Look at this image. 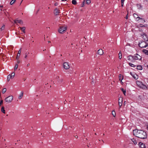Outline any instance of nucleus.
Returning <instances> with one entry per match:
<instances>
[{
	"mask_svg": "<svg viewBox=\"0 0 148 148\" xmlns=\"http://www.w3.org/2000/svg\"><path fill=\"white\" fill-rule=\"evenodd\" d=\"M133 134L136 137L141 139H145L147 137L146 133L142 130L136 129L133 130Z\"/></svg>",
	"mask_w": 148,
	"mask_h": 148,
	"instance_id": "obj_1",
	"label": "nucleus"
},
{
	"mask_svg": "<svg viewBox=\"0 0 148 148\" xmlns=\"http://www.w3.org/2000/svg\"><path fill=\"white\" fill-rule=\"evenodd\" d=\"M67 26L65 25L60 27L58 30L60 34L63 33L67 29Z\"/></svg>",
	"mask_w": 148,
	"mask_h": 148,
	"instance_id": "obj_2",
	"label": "nucleus"
},
{
	"mask_svg": "<svg viewBox=\"0 0 148 148\" xmlns=\"http://www.w3.org/2000/svg\"><path fill=\"white\" fill-rule=\"evenodd\" d=\"M139 47L141 48L146 47L148 46V44L145 41H141L138 44Z\"/></svg>",
	"mask_w": 148,
	"mask_h": 148,
	"instance_id": "obj_3",
	"label": "nucleus"
},
{
	"mask_svg": "<svg viewBox=\"0 0 148 148\" xmlns=\"http://www.w3.org/2000/svg\"><path fill=\"white\" fill-rule=\"evenodd\" d=\"M13 98V97L12 95H10L5 98V101L8 103H10L12 101Z\"/></svg>",
	"mask_w": 148,
	"mask_h": 148,
	"instance_id": "obj_4",
	"label": "nucleus"
},
{
	"mask_svg": "<svg viewBox=\"0 0 148 148\" xmlns=\"http://www.w3.org/2000/svg\"><path fill=\"white\" fill-rule=\"evenodd\" d=\"M134 60H140L141 59V57L138 54H136L133 56Z\"/></svg>",
	"mask_w": 148,
	"mask_h": 148,
	"instance_id": "obj_5",
	"label": "nucleus"
},
{
	"mask_svg": "<svg viewBox=\"0 0 148 148\" xmlns=\"http://www.w3.org/2000/svg\"><path fill=\"white\" fill-rule=\"evenodd\" d=\"M64 68L66 69H68L69 68V66L67 62H64L63 64Z\"/></svg>",
	"mask_w": 148,
	"mask_h": 148,
	"instance_id": "obj_6",
	"label": "nucleus"
},
{
	"mask_svg": "<svg viewBox=\"0 0 148 148\" xmlns=\"http://www.w3.org/2000/svg\"><path fill=\"white\" fill-rule=\"evenodd\" d=\"M141 36L145 41H148V37L145 34L142 35Z\"/></svg>",
	"mask_w": 148,
	"mask_h": 148,
	"instance_id": "obj_7",
	"label": "nucleus"
},
{
	"mask_svg": "<svg viewBox=\"0 0 148 148\" xmlns=\"http://www.w3.org/2000/svg\"><path fill=\"white\" fill-rule=\"evenodd\" d=\"M123 99L121 97H120L119 99V108H121V106L122 105Z\"/></svg>",
	"mask_w": 148,
	"mask_h": 148,
	"instance_id": "obj_8",
	"label": "nucleus"
},
{
	"mask_svg": "<svg viewBox=\"0 0 148 148\" xmlns=\"http://www.w3.org/2000/svg\"><path fill=\"white\" fill-rule=\"evenodd\" d=\"M14 22L15 23H18L20 24H23V21L21 20H18L17 19H16L14 21Z\"/></svg>",
	"mask_w": 148,
	"mask_h": 148,
	"instance_id": "obj_9",
	"label": "nucleus"
},
{
	"mask_svg": "<svg viewBox=\"0 0 148 148\" xmlns=\"http://www.w3.org/2000/svg\"><path fill=\"white\" fill-rule=\"evenodd\" d=\"M138 145L140 148H145V144L141 142H139Z\"/></svg>",
	"mask_w": 148,
	"mask_h": 148,
	"instance_id": "obj_10",
	"label": "nucleus"
},
{
	"mask_svg": "<svg viewBox=\"0 0 148 148\" xmlns=\"http://www.w3.org/2000/svg\"><path fill=\"white\" fill-rule=\"evenodd\" d=\"M127 59L130 61L133 62L134 59L133 56H130L127 57Z\"/></svg>",
	"mask_w": 148,
	"mask_h": 148,
	"instance_id": "obj_11",
	"label": "nucleus"
},
{
	"mask_svg": "<svg viewBox=\"0 0 148 148\" xmlns=\"http://www.w3.org/2000/svg\"><path fill=\"white\" fill-rule=\"evenodd\" d=\"M21 48L18 51V54H17V55L16 57V59H19V58L20 57V55L21 54Z\"/></svg>",
	"mask_w": 148,
	"mask_h": 148,
	"instance_id": "obj_12",
	"label": "nucleus"
},
{
	"mask_svg": "<svg viewBox=\"0 0 148 148\" xmlns=\"http://www.w3.org/2000/svg\"><path fill=\"white\" fill-rule=\"evenodd\" d=\"M60 13V10L57 8H56L54 10V14L56 15H57Z\"/></svg>",
	"mask_w": 148,
	"mask_h": 148,
	"instance_id": "obj_13",
	"label": "nucleus"
},
{
	"mask_svg": "<svg viewBox=\"0 0 148 148\" xmlns=\"http://www.w3.org/2000/svg\"><path fill=\"white\" fill-rule=\"evenodd\" d=\"M59 77H57L56 78L58 80V82L59 83H61L63 82V79H59Z\"/></svg>",
	"mask_w": 148,
	"mask_h": 148,
	"instance_id": "obj_14",
	"label": "nucleus"
},
{
	"mask_svg": "<svg viewBox=\"0 0 148 148\" xmlns=\"http://www.w3.org/2000/svg\"><path fill=\"white\" fill-rule=\"evenodd\" d=\"M103 51L101 49H99L98 51V54L101 55L103 54Z\"/></svg>",
	"mask_w": 148,
	"mask_h": 148,
	"instance_id": "obj_15",
	"label": "nucleus"
},
{
	"mask_svg": "<svg viewBox=\"0 0 148 148\" xmlns=\"http://www.w3.org/2000/svg\"><path fill=\"white\" fill-rule=\"evenodd\" d=\"M23 91H22L21 93H20L19 97L18 99H21L22 97H23Z\"/></svg>",
	"mask_w": 148,
	"mask_h": 148,
	"instance_id": "obj_16",
	"label": "nucleus"
},
{
	"mask_svg": "<svg viewBox=\"0 0 148 148\" xmlns=\"http://www.w3.org/2000/svg\"><path fill=\"white\" fill-rule=\"evenodd\" d=\"M19 28H20V29L22 30V31L24 33H25V27H18Z\"/></svg>",
	"mask_w": 148,
	"mask_h": 148,
	"instance_id": "obj_17",
	"label": "nucleus"
},
{
	"mask_svg": "<svg viewBox=\"0 0 148 148\" xmlns=\"http://www.w3.org/2000/svg\"><path fill=\"white\" fill-rule=\"evenodd\" d=\"M143 52L144 53L148 55V50L146 49H143Z\"/></svg>",
	"mask_w": 148,
	"mask_h": 148,
	"instance_id": "obj_18",
	"label": "nucleus"
},
{
	"mask_svg": "<svg viewBox=\"0 0 148 148\" xmlns=\"http://www.w3.org/2000/svg\"><path fill=\"white\" fill-rule=\"evenodd\" d=\"M133 16L134 17L136 18V19L139 18V19L140 18V17L138 16V15L136 14H133Z\"/></svg>",
	"mask_w": 148,
	"mask_h": 148,
	"instance_id": "obj_19",
	"label": "nucleus"
},
{
	"mask_svg": "<svg viewBox=\"0 0 148 148\" xmlns=\"http://www.w3.org/2000/svg\"><path fill=\"white\" fill-rule=\"evenodd\" d=\"M131 140L133 142L135 145H136L137 144V142L136 140L134 138H132L131 139Z\"/></svg>",
	"mask_w": 148,
	"mask_h": 148,
	"instance_id": "obj_20",
	"label": "nucleus"
},
{
	"mask_svg": "<svg viewBox=\"0 0 148 148\" xmlns=\"http://www.w3.org/2000/svg\"><path fill=\"white\" fill-rule=\"evenodd\" d=\"M140 87L144 89H147V87L146 86L143 84H142V85Z\"/></svg>",
	"mask_w": 148,
	"mask_h": 148,
	"instance_id": "obj_21",
	"label": "nucleus"
},
{
	"mask_svg": "<svg viewBox=\"0 0 148 148\" xmlns=\"http://www.w3.org/2000/svg\"><path fill=\"white\" fill-rule=\"evenodd\" d=\"M1 111L4 114L5 113V110L4 109V108L3 107H2L1 108Z\"/></svg>",
	"mask_w": 148,
	"mask_h": 148,
	"instance_id": "obj_22",
	"label": "nucleus"
},
{
	"mask_svg": "<svg viewBox=\"0 0 148 148\" xmlns=\"http://www.w3.org/2000/svg\"><path fill=\"white\" fill-rule=\"evenodd\" d=\"M122 54L121 51H120L119 53V59H121L122 58Z\"/></svg>",
	"mask_w": 148,
	"mask_h": 148,
	"instance_id": "obj_23",
	"label": "nucleus"
},
{
	"mask_svg": "<svg viewBox=\"0 0 148 148\" xmlns=\"http://www.w3.org/2000/svg\"><path fill=\"white\" fill-rule=\"evenodd\" d=\"M137 69L138 70H142V67L141 66H137Z\"/></svg>",
	"mask_w": 148,
	"mask_h": 148,
	"instance_id": "obj_24",
	"label": "nucleus"
},
{
	"mask_svg": "<svg viewBox=\"0 0 148 148\" xmlns=\"http://www.w3.org/2000/svg\"><path fill=\"white\" fill-rule=\"evenodd\" d=\"M139 19H140V20L141 22L142 23H144L145 22V21L144 20V19L143 18H140Z\"/></svg>",
	"mask_w": 148,
	"mask_h": 148,
	"instance_id": "obj_25",
	"label": "nucleus"
},
{
	"mask_svg": "<svg viewBox=\"0 0 148 148\" xmlns=\"http://www.w3.org/2000/svg\"><path fill=\"white\" fill-rule=\"evenodd\" d=\"M137 7L138 9H140L142 8L141 5L140 4H138L137 5Z\"/></svg>",
	"mask_w": 148,
	"mask_h": 148,
	"instance_id": "obj_26",
	"label": "nucleus"
},
{
	"mask_svg": "<svg viewBox=\"0 0 148 148\" xmlns=\"http://www.w3.org/2000/svg\"><path fill=\"white\" fill-rule=\"evenodd\" d=\"M129 64L131 66L133 67H134L136 66L134 64H133L132 63L130 62L129 63Z\"/></svg>",
	"mask_w": 148,
	"mask_h": 148,
	"instance_id": "obj_27",
	"label": "nucleus"
},
{
	"mask_svg": "<svg viewBox=\"0 0 148 148\" xmlns=\"http://www.w3.org/2000/svg\"><path fill=\"white\" fill-rule=\"evenodd\" d=\"M72 4L74 5H75L77 3V2L75 0H73L72 1Z\"/></svg>",
	"mask_w": 148,
	"mask_h": 148,
	"instance_id": "obj_28",
	"label": "nucleus"
},
{
	"mask_svg": "<svg viewBox=\"0 0 148 148\" xmlns=\"http://www.w3.org/2000/svg\"><path fill=\"white\" fill-rule=\"evenodd\" d=\"M119 79L121 81L123 78H122V76L121 74H119Z\"/></svg>",
	"mask_w": 148,
	"mask_h": 148,
	"instance_id": "obj_29",
	"label": "nucleus"
},
{
	"mask_svg": "<svg viewBox=\"0 0 148 148\" xmlns=\"http://www.w3.org/2000/svg\"><path fill=\"white\" fill-rule=\"evenodd\" d=\"M6 91V89L5 88H4L3 89V90L2 91V93H4Z\"/></svg>",
	"mask_w": 148,
	"mask_h": 148,
	"instance_id": "obj_30",
	"label": "nucleus"
},
{
	"mask_svg": "<svg viewBox=\"0 0 148 148\" xmlns=\"http://www.w3.org/2000/svg\"><path fill=\"white\" fill-rule=\"evenodd\" d=\"M91 2L90 0H86V3L87 4H89Z\"/></svg>",
	"mask_w": 148,
	"mask_h": 148,
	"instance_id": "obj_31",
	"label": "nucleus"
},
{
	"mask_svg": "<svg viewBox=\"0 0 148 148\" xmlns=\"http://www.w3.org/2000/svg\"><path fill=\"white\" fill-rule=\"evenodd\" d=\"M16 0H12V1H11L10 2V4L11 5H12L14 3V2L16 1Z\"/></svg>",
	"mask_w": 148,
	"mask_h": 148,
	"instance_id": "obj_32",
	"label": "nucleus"
},
{
	"mask_svg": "<svg viewBox=\"0 0 148 148\" xmlns=\"http://www.w3.org/2000/svg\"><path fill=\"white\" fill-rule=\"evenodd\" d=\"M5 26L4 25H3L2 27L0 29V31L4 30L5 29Z\"/></svg>",
	"mask_w": 148,
	"mask_h": 148,
	"instance_id": "obj_33",
	"label": "nucleus"
},
{
	"mask_svg": "<svg viewBox=\"0 0 148 148\" xmlns=\"http://www.w3.org/2000/svg\"><path fill=\"white\" fill-rule=\"evenodd\" d=\"M121 90H122V92H123V94L125 95V94L126 93L125 90H124V89L123 88H121Z\"/></svg>",
	"mask_w": 148,
	"mask_h": 148,
	"instance_id": "obj_34",
	"label": "nucleus"
},
{
	"mask_svg": "<svg viewBox=\"0 0 148 148\" xmlns=\"http://www.w3.org/2000/svg\"><path fill=\"white\" fill-rule=\"evenodd\" d=\"M11 78V77H10V75H8V77H7V80H8V81H9L10 80V79Z\"/></svg>",
	"mask_w": 148,
	"mask_h": 148,
	"instance_id": "obj_35",
	"label": "nucleus"
},
{
	"mask_svg": "<svg viewBox=\"0 0 148 148\" xmlns=\"http://www.w3.org/2000/svg\"><path fill=\"white\" fill-rule=\"evenodd\" d=\"M112 114L113 115V116L114 117H115V115H116L115 112V111H113L112 112Z\"/></svg>",
	"mask_w": 148,
	"mask_h": 148,
	"instance_id": "obj_36",
	"label": "nucleus"
},
{
	"mask_svg": "<svg viewBox=\"0 0 148 148\" xmlns=\"http://www.w3.org/2000/svg\"><path fill=\"white\" fill-rule=\"evenodd\" d=\"M132 76L135 79H138L137 76V75H132Z\"/></svg>",
	"mask_w": 148,
	"mask_h": 148,
	"instance_id": "obj_37",
	"label": "nucleus"
},
{
	"mask_svg": "<svg viewBox=\"0 0 148 148\" xmlns=\"http://www.w3.org/2000/svg\"><path fill=\"white\" fill-rule=\"evenodd\" d=\"M18 65L17 64H15V67H14V70H16L17 69L18 67Z\"/></svg>",
	"mask_w": 148,
	"mask_h": 148,
	"instance_id": "obj_38",
	"label": "nucleus"
},
{
	"mask_svg": "<svg viewBox=\"0 0 148 148\" xmlns=\"http://www.w3.org/2000/svg\"><path fill=\"white\" fill-rule=\"evenodd\" d=\"M124 0H121V6L122 7L123 6Z\"/></svg>",
	"mask_w": 148,
	"mask_h": 148,
	"instance_id": "obj_39",
	"label": "nucleus"
},
{
	"mask_svg": "<svg viewBox=\"0 0 148 148\" xmlns=\"http://www.w3.org/2000/svg\"><path fill=\"white\" fill-rule=\"evenodd\" d=\"M140 26L141 27H146L147 26V25H143L142 24H140Z\"/></svg>",
	"mask_w": 148,
	"mask_h": 148,
	"instance_id": "obj_40",
	"label": "nucleus"
},
{
	"mask_svg": "<svg viewBox=\"0 0 148 148\" xmlns=\"http://www.w3.org/2000/svg\"><path fill=\"white\" fill-rule=\"evenodd\" d=\"M17 60V64H19L20 62V61L19 60V59H16Z\"/></svg>",
	"mask_w": 148,
	"mask_h": 148,
	"instance_id": "obj_41",
	"label": "nucleus"
},
{
	"mask_svg": "<svg viewBox=\"0 0 148 148\" xmlns=\"http://www.w3.org/2000/svg\"><path fill=\"white\" fill-rule=\"evenodd\" d=\"M15 75V73L14 72H13L11 73V75L14 76Z\"/></svg>",
	"mask_w": 148,
	"mask_h": 148,
	"instance_id": "obj_42",
	"label": "nucleus"
},
{
	"mask_svg": "<svg viewBox=\"0 0 148 148\" xmlns=\"http://www.w3.org/2000/svg\"><path fill=\"white\" fill-rule=\"evenodd\" d=\"M3 103V100H1L0 101V105H1V104Z\"/></svg>",
	"mask_w": 148,
	"mask_h": 148,
	"instance_id": "obj_43",
	"label": "nucleus"
},
{
	"mask_svg": "<svg viewBox=\"0 0 148 148\" xmlns=\"http://www.w3.org/2000/svg\"><path fill=\"white\" fill-rule=\"evenodd\" d=\"M128 14H127L125 18L126 19H128Z\"/></svg>",
	"mask_w": 148,
	"mask_h": 148,
	"instance_id": "obj_44",
	"label": "nucleus"
},
{
	"mask_svg": "<svg viewBox=\"0 0 148 148\" xmlns=\"http://www.w3.org/2000/svg\"><path fill=\"white\" fill-rule=\"evenodd\" d=\"M58 5V3L57 2L56 3L54 4V5L56 6H57Z\"/></svg>",
	"mask_w": 148,
	"mask_h": 148,
	"instance_id": "obj_45",
	"label": "nucleus"
},
{
	"mask_svg": "<svg viewBox=\"0 0 148 148\" xmlns=\"http://www.w3.org/2000/svg\"><path fill=\"white\" fill-rule=\"evenodd\" d=\"M10 77H11V78H13L14 77V76L10 75Z\"/></svg>",
	"mask_w": 148,
	"mask_h": 148,
	"instance_id": "obj_46",
	"label": "nucleus"
},
{
	"mask_svg": "<svg viewBox=\"0 0 148 148\" xmlns=\"http://www.w3.org/2000/svg\"><path fill=\"white\" fill-rule=\"evenodd\" d=\"M40 10V9H38V10H37V11H36V14H37L38 12V11H39Z\"/></svg>",
	"mask_w": 148,
	"mask_h": 148,
	"instance_id": "obj_47",
	"label": "nucleus"
},
{
	"mask_svg": "<svg viewBox=\"0 0 148 148\" xmlns=\"http://www.w3.org/2000/svg\"><path fill=\"white\" fill-rule=\"evenodd\" d=\"M27 55H26V54H25V58H27Z\"/></svg>",
	"mask_w": 148,
	"mask_h": 148,
	"instance_id": "obj_48",
	"label": "nucleus"
},
{
	"mask_svg": "<svg viewBox=\"0 0 148 148\" xmlns=\"http://www.w3.org/2000/svg\"><path fill=\"white\" fill-rule=\"evenodd\" d=\"M75 138H78V136H75Z\"/></svg>",
	"mask_w": 148,
	"mask_h": 148,
	"instance_id": "obj_49",
	"label": "nucleus"
},
{
	"mask_svg": "<svg viewBox=\"0 0 148 148\" xmlns=\"http://www.w3.org/2000/svg\"><path fill=\"white\" fill-rule=\"evenodd\" d=\"M30 65V64H27V66H29Z\"/></svg>",
	"mask_w": 148,
	"mask_h": 148,
	"instance_id": "obj_50",
	"label": "nucleus"
},
{
	"mask_svg": "<svg viewBox=\"0 0 148 148\" xmlns=\"http://www.w3.org/2000/svg\"><path fill=\"white\" fill-rule=\"evenodd\" d=\"M50 42H50V41H48V43H50Z\"/></svg>",
	"mask_w": 148,
	"mask_h": 148,
	"instance_id": "obj_51",
	"label": "nucleus"
},
{
	"mask_svg": "<svg viewBox=\"0 0 148 148\" xmlns=\"http://www.w3.org/2000/svg\"><path fill=\"white\" fill-rule=\"evenodd\" d=\"M147 130L148 131V125L147 126Z\"/></svg>",
	"mask_w": 148,
	"mask_h": 148,
	"instance_id": "obj_52",
	"label": "nucleus"
},
{
	"mask_svg": "<svg viewBox=\"0 0 148 148\" xmlns=\"http://www.w3.org/2000/svg\"><path fill=\"white\" fill-rule=\"evenodd\" d=\"M3 7V6H2H2H1V5H0V8L1 7Z\"/></svg>",
	"mask_w": 148,
	"mask_h": 148,
	"instance_id": "obj_53",
	"label": "nucleus"
},
{
	"mask_svg": "<svg viewBox=\"0 0 148 148\" xmlns=\"http://www.w3.org/2000/svg\"><path fill=\"white\" fill-rule=\"evenodd\" d=\"M23 0H22V1H21V3H20V4H21V3H22V1H23Z\"/></svg>",
	"mask_w": 148,
	"mask_h": 148,
	"instance_id": "obj_54",
	"label": "nucleus"
},
{
	"mask_svg": "<svg viewBox=\"0 0 148 148\" xmlns=\"http://www.w3.org/2000/svg\"><path fill=\"white\" fill-rule=\"evenodd\" d=\"M91 83H94V82L93 81H92Z\"/></svg>",
	"mask_w": 148,
	"mask_h": 148,
	"instance_id": "obj_55",
	"label": "nucleus"
},
{
	"mask_svg": "<svg viewBox=\"0 0 148 148\" xmlns=\"http://www.w3.org/2000/svg\"><path fill=\"white\" fill-rule=\"evenodd\" d=\"M66 0H62V1H66Z\"/></svg>",
	"mask_w": 148,
	"mask_h": 148,
	"instance_id": "obj_56",
	"label": "nucleus"
},
{
	"mask_svg": "<svg viewBox=\"0 0 148 148\" xmlns=\"http://www.w3.org/2000/svg\"><path fill=\"white\" fill-rule=\"evenodd\" d=\"M147 68L148 69V65H147Z\"/></svg>",
	"mask_w": 148,
	"mask_h": 148,
	"instance_id": "obj_57",
	"label": "nucleus"
},
{
	"mask_svg": "<svg viewBox=\"0 0 148 148\" xmlns=\"http://www.w3.org/2000/svg\"><path fill=\"white\" fill-rule=\"evenodd\" d=\"M87 146L88 147H89V146L88 145H87Z\"/></svg>",
	"mask_w": 148,
	"mask_h": 148,
	"instance_id": "obj_58",
	"label": "nucleus"
},
{
	"mask_svg": "<svg viewBox=\"0 0 148 148\" xmlns=\"http://www.w3.org/2000/svg\"><path fill=\"white\" fill-rule=\"evenodd\" d=\"M95 135H97V134H96V133H95Z\"/></svg>",
	"mask_w": 148,
	"mask_h": 148,
	"instance_id": "obj_59",
	"label": "nucleus"
},
{
	"mask_svg": "<svg viewBox=\"0 0 148 148\" xmlns=\"http://www.w3.org/2000/svg\"><path fill=\"white\" fill-rule=\"evenodd\" d=\"M45 50H46V49H44V50H43V51H44Z\"/></svg>",
	"mask_w": 148,
	"mask_h": 148,
	"instance_id": "obj_60",
	"label": "nucleus"
},
{
	"mask_svg": "<svg viewBox=\"0 0 148 148\" xmlns=\"http://www.w3.org/2000/svg\"><path fill=\"white\" fill-rule=\"evenodd\" d=\"M104 135H105L104 134H103V136H104Z\"/></svg>",
	"mask_w": 148,
	"mask_h": 148,
	"instance_id": "obj_61",
	"label": "nucleus"
},
{
	"mask_svg": "<svg viewBox=\"0 0 148 148\" xmlns=\"http://www.w3.org/2000/svg\"><path fill=\"white\" fill-rule=\"evenodd\" d=\"M31 40H32V38H31V39H30Z\"/></svg>",
	"mask_w": 148,
	"mask_h": 148,
	"instance_id": "obj_62",
	"label": "nucleus"
},
{
	"mask_svg": "<svg viewBox=\"0 0 148 148\" xmlns=\"http://www.w3.org/2000/svg\"><path fill=\"white\" fill-rule=\"evenodd\" d=\"M15 34H17V33L16 32L15 33Z\"/></svg>",
	"mask_w": 148,
	"mask_h": 148,
	"instance_id": "obj_63",
	"label": "nucleus"
},
{
	"mask_svg": "<svg viewBox=\"0 0 148 148\" xmlns=\"http://www.w3.org/2000/svg\"><path fill=\"white\" fill-rule=\"evenodd\" d=\"M33 38V37H32V38Z\"/></svg>",
	"mask_w": 148,
	"mask_h": 148,
	"instance_id": "obj_64",
	"label": "nucleus"
}]
</instances>
